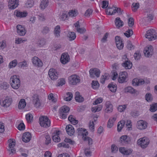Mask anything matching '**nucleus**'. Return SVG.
<instances>
[{
    "instance_id": "nucleus-22",
    "label": "nucleus",
    "mask_w": 157,
    "mask_h": 157,
    "mask_svg": "<svg viewBox=\"0 0 157 157\" xmlns=\"http://www.w3.org/2000/svg\"><path fill=\"white\" fill-rule=\"evenodd\" d=\"M56 132L53 133L52 134V138L54 141L56 142H58L60 141V139L58 136L59 135V131H55Z\"/></svg>"
},
{
    "instance_id": "nucleus-49",
    "label": "nucleus",
    "mask_w": 157,
    "mask_h": 157,
    "mask_svg": "<svg viewBox=\"0 0 157 157\" xmlns=\"http://www.w3.org/2000/svg\"><path fill=\"white\" fill-rule=\"evenodd\" d=\"M37 43L40 47L43 46L45 44V40L44 38H41L38 41Z\"/></svg>"
},
{
    "instance_id": "nucleus-2",
    "label": "nucleus",
    "mask_w": 157,
    "mask_h": 157,
    "mask_svg": "<svg viewBox=\"0 0 157 157\" xmlns=\"http://www.w3.org/2000/svg\"><path fill=\"white\" fill-rule=\"evenodd\" d=\"M39 121L41 127L48 128L50 126V121L47 116H42L40 117Z\"/></svg>"
},
{
    "instance_id": "nucleus-46",
    "label": "nucleus",
    "mask_w": 157,
    "mask_h": 157,
    "mask_svg": "<svg viewBox=\"0 0 157 157\" xmlns=\"http://www.w3.org/2000/svg\"><path fill=\"white\" fill-rule=\"evenodd\" d=\"M50 31L49 28L47 26L44 27L41 31L43 35H45L48 33Z\"/></svg>"
},
{
    "instance_id": "nucleus-24",
    "label": "nucleus",
    "mask_w": 157,
    "mask_h": 157,
    "mask_svg": "<svg viewBox=\"0 0 157 157\" xmlns=\"http://www.w3.org/2000/svg\"><path fill=\"white\" fill-rule=\"evenodd\" d=\"M14 14L17 17L20 18L26 17L28 14V13L26 12H21L20 11L16 10L14 12Z\"/></svg>"
},
{
    "instance_id": "nucleus-44",
    "label": "nucleus",
    "mask_w": 157,
    "mask_h": 157,
    "mask_svg": "<svg viewBox=\"0 0 157 157\" xmlns=\"http://www.w3.org/2000/svg\"><path fill=\"white\" fill-rule=\"evenodd\" d=\"M124 34L127 37H129L133 34V31L132 29H128L124 33Z\"/></svg>"
},
{
    "instance_id": "nucleus-21",
    "label": "nucleus",
    "mask_w": 157,
    "mask_h": 157,
    "mask_svg": "<svg viewBox=\"0 0 157 157\" xmlns=\"http://www.w3.org/2000/svg\"><path fill=\"white\" fill-rule=\"evenodd\" d=\"M32 62L33 64L38 67H41L43 65L42 61L36 57H34L32 59Z\"/></svg>"
},
{
    "instance_id": "nucleus-30",
    "label": "nucleus",
    "mask_w": 157,
    "mask_h": 157,
    "mask_svg": "<svg viewBox=\"0 0 157 157\" xmlns=\"http://www.w3.org/2000/svg\"><path fill=\"white\" fill-rule=\"evenodd\" d=\"M108 87L113 92H115L116 91L117 87V85L115 84L110 83L108 86Z\"/></svg>"
},
{
    "instance_id": "nucleus-48",
    "label": "nucleus",
    "mask_w": 157,
    "mask_h": 157,
    "mask_svg": "<svg viewBox=\"0 0 157 157\" xmlns=\"http://www.w3.org/2000/svg\"><path fill=\"white\" fill-rule=\"evenodd\" d=\"M18 66L20 68H24L27 67V62L25 60L24 61L18 63Z\"/></svg>"
},
{
    "instance_id": "nucleus-64",
    "label": "nucleus",
    "mask_w": 157,
    "mask_h": 157,
    "mask_svg": "<svg viewBox=\"0 0 157 157\" xmlns=\"http://www.w3.org/2000/svg\"><path fill=\"white\" fill-rule=\"evenodd\" d=\"M111 73L112 74V75H113V77L112 78V79L114 80H116L118 74L116 71H111Z\"/></svg>"
},
{
    "instance_id": "nucleus-62",
    "label": "nucleus",
    "mask_w": 157,
    "mask_h": 157,
    "mask_svg": "<svg viewBox=\"0 0 157 157\" xmlns=\"http://www.w3.org/2000/svg\"><path fill=\"white\" fill-rule=\"evenodd\" d=\"M45 144H48L49 143L51 142V138L50 136L48 135H47L45 136Z\"/></svg>"
},
{
    "instance_id": "nucleus-37",
    "label": "nucleus",
    "mask_w": 157,
    "mask_h": 157,
    "mask_svg": "<svg viewBox=\"0 0 157 157\" xmlns=\"http://www.w3.org/2000/svg\"><path fill=\"white\" fill-rule=\"evenodd\" d=\"M26 102L25 99H22L19 102L18 107L19 109H24L25 106Z\"/></svg>"
},
{
    "instance_id": "nucleus-50",
    "label": "nucleus",
    "mask_w": 157,
    "mask_h": 157,
    "mask_svg": "<svg viewBox=\"0 0 157 157\" xmlns=\"http://www.w3.org/2000/svg\"><path fill=\"white\" fill-rule=\"evenodd\" d=\"M157 110V103H154L150 105V110L151 112H154Z\"/></svg>"
},
{
    "instance_id": "nucleus-33",
    "label": "nucleus",
    "mask_w": 157,
    "mask_h": 157,
    "mask_svg": "<svg viewBox=\"0 0 157 157\" xmlns=\"http://www.w3.org/2000/svg\"><path fill=\"white\" fill-rule=\"evenodd\" d=\"M109 74L105 73V74L104 75H102L100 79V82L102 84H104L105 83V80H107L109 79Z\"/></svg>"
},
{
    "instance_id": "nucleus-16",
    "label": "nucleus",
    "mask_w": 157,
    "mask_h": 157,
    "mask_svg": "<svg viewBox=\"0 0 157 157\" xmlns=\"http://www.w3.org/2000/svg\"><path fill=\"white\" fill-rule=\"evenodd\" d=\"M31 135L28 132L24 133L22 137V141L25 143L29 142L31 138Z\"/></svg>"
},
{
    "instance_id": "nucleus-18",
    "label": "nucleus",
    "mask_w": 157,
    "mask_h": 157,
    "mask_svg": "<svg viewBox=\"0 0 157 157\" xmlns=\"http://www.w3.org/2000/svg\"><path fill=\"white\" fill-rule=\"evenodd\" d=\"M18 4V0H9L8 6L10 9H14L17 6Z\"/></svg>"
},
{
    "instance_id": "nucleus-36",
    "label": "nucleus",
    "mask_w": 157,
    "mask_h": 157,
    "mask_svg": "<svg viewBox=\"0 0 157 157\" xmlns=\"http://www.w3.org/2000/svg\"><path fill=\"white\" fill-rule=\"evenodd\" d=\"M125 93H129L131 94H134L135 89L131 86H128L124 89Z\"/></svg>"
},
{
    "instance_id": "nucleus-3",
    "label": "nucleus",
    "mask_w": 157,
    "mask_h": 157,
    "mask_svg": "<svg viewBox=\"0 0 157 157\" xmlns=\"http://www.w3.org/2000/svg\"><path fill=\"white\" fill-rule=\"evenodd\" d=\"M156 33L154 29H151L147 31L146 37L149 41H152L156 39L157 36L155 34Z\"/></svg>"
},
{
    "instance_id": "nucleus-35",
    "label": "nucleus",
    "mask_w": 157,
    "mask_h": 157,
    "mask_svg": "<svg viewBox=\"0 0 157 157\" xmlns=\"http://www.w3.org/2000/svg\"><path fill=\"white\" fill-rule=\"evenodd\" d=\"M116 118L113 117L110 118L108 122L107 127L109 128H111L113 125V122L116 121Z\"/></svg>"
},
{
    "instance_id": "nucleus-56",
    "label": "nucleus",
    "mask_w": 157,
    "mask_h": 157,
    "mask_svg": "<svg viewBox=\"0 0 157 157\" xmlns=\"http://www.w3.org/2000/svg\"><path fill=\"white\" fill-rule=\"evenodd\" d=\"M146 100L148 101H151L152 100V98L151 94L149 93H147L145 95Z\"/></svg>"
},
{
    "instance_id": "nucleus-20",
    "label": "nucleus",
    "mask_w": 157,
    "mask_h": 157,
    "mask_svg": "<svg viewBox=\"0 0 157 157\" xmlns=\"http://www.w3.org/2000/svg\"><path fill=\"white\" fill-rule=\"evenodd\" d=\"M66 129L67 134L70 136H72L75 132L74 128L71 125L69 124L67 125Z\"/></svg>"
},
{
    "instance_id": "nucleus-39",
    "label": "nucleus",
    "mask_w": 157,
    "mask_h": 157,
    "mask_svg": "<svg viewBox=\"0 0 157 157\" xmlns=\"http://www.w3.org/2000/svg\"><path fill=\"white\" fill-rule=\"evenodd\" d=\"M18 63L17 60L14 59L9 64L10 68H11L15 67L17 65Z\"/></svg>"
},
{
    "instance_id": "nucleus-7",
    "label": "nucleus",
    "mask_w": 157,
    "mask_h": 157,
    "mask_svg": "<svg viewBox=\"0 0 157 157\" xmlns=\"http://www.w3.org/2000/svg\"><path fill=\"white\" fill-rule=\"evenodd\" d=\"M48 74L49 77L52 80H56L58 78V74L56 71L52 68L50 69Z\"/></svg>"
},
{
    "instance_id": "nucleus-31",
    "label": "nucleus",
    "mask_w": 157,
    "mask_h": 157,
    "mask_svg": "<svg viewBox=\"0 0 157 157\" xmlns=\"http://www.w3.org/2000/svg\"><path fill=\"white\" fill-rule=\"evenodd\" d=\"M68 120L72 124H76L78 123V121L75 119V117L72 115H70L68 117Z\"/></svg>"
},
{
    "instance_id": "nucleus-59",
    "label": "nucleus",
    "mask_w": 157,
    "mask_h": 157,
    "mask_svg": "<svg viewBox=\"0 0 157 157\" xmlns=\"http://www.w3.org/2000/svg\"><path fill=\"white\" fill-rule=\"evenodd\" d=\"M141 56L140 54L139 51H136L134 54V57L136 60L139 59Z\"/></svg>"
},
{
    "instance_id": "nucleus-40",
    "label": "nucleus",
    "mask_w": 157,
    "mask_h": 157,
    "mask_svg": "<svg viewBox=\"0 0 157 157\" xmlns=\"http://www.w3.org/2000/svg\"><path fill=\"white\" fill-rule=\"evenodd\" d=\"M91 85L92 87L94 89H98L99 86V84L98 81L93 80Z\"/></svg>"
},
{
    "instance_id": "nucleus-6",
    "label": "nucleus",
    "mask_w": 157,
    "mask_h": 157,
    "mask_svg": "<svg viewBox=\"0 0 157 157\" xmlns=\"http://www.w3.org/2000/svg\"><path fill=\"white\" fill-rule=\"evenodd\" d=\"M69 83L72 85H75L80 82V80L77 75H75L69 77L68 78Z\"/></svg>"
},
{
    "instance_id": "nucleus-55",
    "label": "nucleus",
    "mask_w": 157,
    "mask_h": 157,
    "mask_svg": "<svg viewBox=\"0 0 157 157\" xmlns=\"http://www.w3.org/2000/svg\"><path fill=\"white\" fill-rule=\"evenodd\" d=\"M111 152L112 153H116L118 150V148L115 144H113L111 146Z\"/></svg>"
},
{
    "instance_id": "nucleus-8",
    "label": "nucleus",
    "mask_w": 157,
    "mask_h": 157,
    "mask_svg": "<svg viewBox=\"0 0 157 157\" xmlns=\"http://www.w3.org/2000/svg\"><path fill=\"white\" fill-rule=\"evenodd\" d=\"M153 50L152 46L151 45H149L144 48V52L145 56L149 57L153 54Z\"/></svg>"
},
{
    "instance_id": "nucleus-13",
    "label": "nucleus",
    "mask_w": 157,
    "mask_h": 157,
    "mask_svg": "<svg viewBox=\"0 0 157 157\" xmlns=\"http://www.w3.org/2000/svg\"><path fill=\"white\" fill-rule=\"evenodd\" d=\"M115 41L117 48L119 49H122L124 47L121 39L119 36H117L115 37Z\"/></svg>"
},
{
    "instance_id": "nucleus-12",
    "label": "nucleus",
    "mask_w": 157,
    "mask_h": 157,
    "mask_svg": "<svg viewBox=\"0 0 157 157\" xmlns=\"http://www.w3.org/2000/svg\"><path fill=\"white\" fill-rule=\"evenodd\" d=\"M147 123L146 121L140 120L137 122V127L139 129H144L147 127Z\"/></svg>"
},
{
    "instance_id": "nucleus-41",
    "label": "nucleus",
    "mask_w": 157,
    "mask_h": 157,
    "mask_svg": "<svg viewBox=\"0 0 157 157\" xmlns=\"http://www.w3.org/2000/svg\"><path fill=\"white\" fill-rule=\"evenodd\" d=\"M115 9H113V11L112 12H110V10L109 9H107L106 11V13L107 14H108L109 15H113L115 13H116L117 12V11L118 10V8L117 7H115Z\"/></svg>"
},
{
    "instance_id": "nucleus-47",
    "label": "nucleus",
    "mask_w": 157,
    "mask_h": 157,
    "mask_svg": "<svg viewBox=\"0 0 157 157\" xmlns=\"http://www.w3.org/2000/svg\"><path fill=\"white\" fill-rule=\"evenodd\" d=\"M102 108V106L101 105H98L97 106H95L93 107L91 109V111L95 113L97 111H99L101 110Z\"/></svg>"
},
{
    "instance_id": "nucleus-29",
    "label": "nucleus",
    "mask_w": 157,
    "mask_h": 157,
    "mask_svg": "<svg viewBox=\"0 0 157 157\" xmlns=\"http://www.w3.org/2000/svg\"><path fill=\"white\" fill-rule=\"evenodd\" d=\"M86 130V129H84L82 128H78L77 129L78 133V135H80L81 134L83 136L82 137H83L84 136L85 137L88 134V133L87 131L85 132Z\"/></svg>"
},
{
    "instance_id": "nucleus-14",
    "label": "nucleus",
    "mask_w": 157,
    "mask_h": 157,
    "mask_svg": "<svg viewBox=\"0 0 157 157\" xmlns=\"http://www.w3.org/2000/svg\"><path fill=\"white\" fill-rule=\"evenodd\" d=\"M17 33L18 34L21 36H23L25 34L26 31L25 28L21 25H18L17 26Z\"/></svg>"
},
{
    "instance_id": "nucleus-32",
    "label": "nucleus",
    "mask_w": 157,
    "mask_h": 157,
    "mask_svg": "<svg viewBox=\"0 0 157 157\" xmlns=\"http://www.w3.org/2000/svg\"><path fill=\"white\" fill-rule=\"evenodd\" d=\"M125 124V121L124 120H121L118 123L117 129L118 132L121 131Z\"/></svg>"
},
{
    "instance_id": "nucleus-5",
    "label": "nucleus",
    "mask_w": 157,
    "mask_h": 157,
    "mask_svg": "<svg viewBox=\"0 0 157 157\" xmlns=\"http://www.w3.org/2000/svg\"><path fill=\"white\" fill-rule=\"evenodd\" d=\"M90 76L91 78H93L95 76L97 77H99L101 73L100 70L96 68L90 69L89 71Z\"/></svg>"
},
{
    "instance_id": "nucleus-23",
    "label": "nucleus",
    "mask_w": 157,
    "mask_h": 157,
    "mask_svg": "<svg viewBox=\"0 0 157 157\" xmlns=\"http://www.w3.org/2000/svg\"><path fill=\"white\" fill-rule=\"evenodd\" d=\"M106 108L105 112L107 113H110L113 110V105L109 101H106L105 104Z\"/></svg>"
},
{
    "instance_id": "nucleus-61",
    "label": "nucleus",
    "mask_w": 157,
    "mask_h": 157,
    "mask_svg": "<svg viewBox=\"0 0 157 157\" xmlns=\"http://www.w3.org/2000/svg\"><path fill=\"white\" fill-rule=\"evenodd\" d=\"M9 86V85L6 82H3L1 84V87L3 89H7Z\"/></svg>"
},
{
    "instance_id": "nucleus-1",
    "label": "nucleus",
    "mask_w": 157,
    "mask_h": 157,
    "mask_svg": "<svg viewBox=\"0 0 157 157\" xmlns=\"http://www.w3.org/2000/svg\"><path fill=\"white\" fill-rule=\"evenodd\" d=\"M10 81L12 87L15 89H18L20 86V81L19 78H17L16 75H14L11 76Z\"/></svg>"
},
{
    "instance_id": "nucleus-42",
    "label": "nucleus",
    "mask_w": 157,
    "mask_h": 157,
    "mask_svg": "<svg viewBox=\"0 0 157 157\" xmlns=\"http://www.w3.org/2000/svg\"><path fill=\"white\" fill-rule=\"evenodd\" d=\"M60 27L59 25H57L56 26L55 29L54 34L57 37H59L60 35Z\"/></svg>"
},
{
    "instance_id": "nucleus-25",
    "label": "nucleus",
    "mask_w": 157,
    "mask_h": 157,
    "mask_svg": "<svg viewBox=\"0 0 157 157\" xmlns=\"http://www.w3.org/2000/svg\"><path fill=\"white\" fill-rule=\"evenodd\" d=\"M115 25L117 28L122 27L124 25V22L119 17H117L115 19Z\"/></svg>"
},
{
    "instance_id": "nucleus-60",
    "label": "nucleus",
    "mask_w": 157,
    "mask_h": 157,
    "mask_svg": "<svg viewBox=\"0 0 157 157\" xmlns=\"http://www.w3.org/2000/svg\"><path fill=\"white\" fill-rule=\"evenodd\" d=\"M130 114L132 117H136L138 116L139 112L136 110H132L131 111Z\"/></svg>"
},
{
    "instance_id": "nucleus-26",
    "label": "nucleus",
    "mask_w": 157,
    "mask_h": 157,
    "mask_svg": "<svg viewBox=\"0 0 157 157\" xmlns=\"http://www.w3.org/2000/svg\"><path fill=\"white\" fill-rule=\"evenodd\" d=\"M48 0H42L41 1L40 4V8L42 10L45 9L48 6Z\"/></svg>"
},
{
    "instance_id": "nucleus-34",
    "label": "nucleus",
    "mask_w": 157,
    "mask_h": 157,
    "mask_svg": "<svg viewBox=\"0 0 157 157\" xmlns=\"http://www.w3.org/2000/svg\"><path fill=\"white\" fill-rule=\"evenodd\" d=\"M67 36L68 38V40L70 41L74 40L76 37L75 33L74 32H69Z\"/></svg>"
},
{
    "instance_id": "nucleus-45",
    "label": "nucleus",
    "mask_w": 157,
    "mask_h": 157,
    "mask_svg": "<svg viewBox=\"0 0 157 157\" xmlns=\"http://www.w3.org/2000/svg\"><path fill=\"white\" fill-rule=\"evenodd\" d=\"M26 120L28 122H31L33 120V117L32 114L29 113L26 115Z\"/></svg>"
},
{
    "instance_id": "nucleus-38",
    "label": "nucleus",
    "mask_w": 157,
    "mask_h": 157,
    "mask_svg": "<svg viewBox=\"0 0 157 157\" xmlns=\"http://www.w3.org/2000/svg\"><path fill=\"white\" fill-rule=\"evenodd\" d=\"M69 108L66 106H64L61 107L59 109V112H62L64 113H67L69 111Z\"/></svg>"
},
{
    "instance_id": "nucleus-4",
    "label": "nucleus",
    "mask_w": 157,
    "mask_h": 157,
    "mask_svg": "<svg viewBox=\"0 0 157 157\" xmlns=\"http://www.w3.org/2000/svg\"><path fill=\"white\" fill-rule=\"evenodd\" d=\"M138 145H140L142 148L146 147L149 144V140L146 137H144L139 139L137 141Z\"/></svg>"
},
{
    "instance_id": "nucleus-11",
    "label": "nucleus",
    "mask_w": 157,
    "mask_h": 157,
    "mask_svg": "<svg viewBox=\"0 0 157 157\" xmlns=\"http://www.w3.org/2000/svg\"><path fill=\"white\" fill-rule=\"evenodd\" d=\"M11 100L10 98L1 99L0 101L1 105L4 108L9 107L11 104Z\"/></svg>"
},
{
    "instance_id": "nucleus-27",
    "label": "nucleus",
    "mask_w": 157,
    "mask_h": 157,
    "mask_svg": "<svg viewBox=\"0 0 157 157\" xmlns=\"http://www.w3.org/2000/svg\"><path fill=\"white\" fill-rule=\"evenodd\" d=\"M122 66L126 69H130L132 67V62L130 61H127L122 63Z\"/></svg>"
},
{
    "instance_id": "nucleus-28",
    "label": "nucleus",
    "mask_w": 157,
    "mask_h": 157,
    "mask_svg": "<svg viewBox=\"0 0 157 157\" xmlns=\"http://www.w3.org/2000/svg\"><path fill=\"white\" fill-rule=\"evenodd\" d=\"M75 100L76 101L81 102L84 101V99L80 95V93L78 92L75 93Z\"/></svg>"
},
{
    "instance_id": "nucleus-9",
    "label": "nucleus",
    "mask_w": 157,
    "mask_h": 157,
    "mask_svg": "<svg viewBox=\"0 0 157 157\" xmlns=\"http://www.w3.org/2000/svg\"><path fill=\"white\" fill-rule=\"evenodd\" d=\"M32 98L35 107L37 108L40 107L41 105V103L38 95L36 94H34L32 96Z\"/></svg>"
},
{
    "instance_id": "nucleus-52",
    "label": "nucleus",
    "mask_w": 157,
    "mask_h": 157,
    "mask_svg": "<svg viewBox=\"0 0 157 157\" xmlns=\"http://www.w3.org/2000/svg\"><path fill=\"white\" fill-rule=\"evenodd\" d=\"M139 7V4L138 3H133L132 5V10L135 12Z\"/></svg>"
},
{
    "instance_id": "nucleus-19",
    "label": "nucleus",
    "mask_w": 157,
    "mask_h": 157,
    "mask_svg": "<svg viewBox=\"0 0 157 157\" xmlns=\"http://www.w3.org/2000/svg\"><path fill=\"white\" fill-rule=\"evenodd\" d=\"M69 57L68 55L66 53H63L61 56L60 61L61 63L65 64L69 62Z\"/></svg>"
},
{
    "instance_id": "nucleus-58",
    "label": "nucleus",
    "mask_w": 157,
    "mask_h": 157,
    "mask_svg": "<svg viewBox=\"0 0 157 157\" xmlns=\"http://www.w3.org/2000/svg\"><path fill=\"white\" fill-rule=\"evenodd\" d=\"M68 14L70 16L72 17H75L77 15V11L75 10H72L70 11Z\"/></svg>"
},
{
    "instance_id": "nucleus-15",
    "label": "nucleus",
    "mask_w": 157,
    "mask_h": 157,
    "mask_svg": "<svg viewBox=\"0 0 157 157\" xmlns=\"http://www.w3.org/2000/svg\"><path fill=\"white\" fill-rule=\"evenodd\" d=\"M15 140H14L9 139L8 140L9 144V149L8 150L11 151L13 153H15V150L14 148V147L15 145Z\"/></svg>"
},
{
    "instance_id": "nucleus-53",
    "label": "nucleus",
    "mask_w": 157,
    "mask_h": 157,
    "mask_svg": "<svg viewBox=\"0 0 157 157\" xmlns=\"http://www.w3.org/2000/svg\"><path fill=\"white\" fill-rule=\"evenodd\" d=\"M128 25L129 27H132L134 24V20L132 17H130L128 21Z\"/></svg>"
},
{
    "instance_id": "nucleus-10",
    "label": "nucleus",
    "mask_w": 157,
    "mask_h": 157,
    "mask_svg": "<svg viewBox=\"0 0 157 157\" xmlns=\"http://www.w3.org/2000/svg\"><path fill=\"white\" fill-rule=\"evenodd\" d=\"M127 73L126 72H121L118 79V82L120 83L126 82L127 81Z\"/></svg>"
},
{
    "instance_id": "nucleus-63",
    "label": "nucleus",
    "mask_w": 157,
    "mask_h": 157,
    "mask_svg": "<svg viewBox=\"0 0 157 157\" xmlns=\"http://www.w3.org/2000/svg\"><path fill=\"white\" fill-rule=\"evenodd\" d=\"M25 125L23 123L20 124L17 127V128L20 130H24L25 129Z\"/></svg>"
},
{
    "instance_id": "nucleus-43",
    "label": "nucleus",
    "mask_w": 157,
    "mask_h": 157,
    "mask_svg": "<svg viewBox=\"0 0 157 157\" xmlns=\"http://www.w3.org/2000/svg\"><path fill=\"white\" fill-rule=\"evenodd\" d=\"M82 139L84 141H88V144L90 147L92 144L93 140L90 137L86 136L85 137L84 136L83 137H82Z\"/></svg>"
},
{
    "instance_id": "nucleus-17",
    "label": "nucleus",
    "mask_w": 157,
    "mask_h": 157,
    "mask_svg": "<svg viewBox=\"0 0 157 157\" xmlns=\"http://www.w3.org/2000/svg\"><path fill=\"white\" fill-rule=\"evenodd\" d=\"M131 140L130 138L126 135L122 136L120 138V141L123 144L129 143Z\"/></svg>"
},
{
    "instance_id": "nucleus-57",
    "label": "nucleus",
    "mask_w": 157,
    "mask_h": 157,
    "mask_svg": "<svg viewBox=\"0 0 157 157\" xmlns=\"http://www.w3.org/2000/svg\"><path fill=\"white\" fill-rule=\"evenodd\" d=\"M126 108V105H119L118 107V110L120 112L123 111Z\"/></svg>"
},
{
    "instance_id": "nucleus-54",
    "label": "nucleus",
    "mask_w": 157,
    "mask_h": 157,
    "mask_svg": "<svg viewBox=\"0 0 157 157\" xmlns=\"http://www.w3.org/2000/svg\"><path fill=\"white\" fill-rule=\"evenodd\" d=\"M34 4V1L33 0H29L26 3V6L27 7H31Z\"/></svg>"
},
{
    "instance_id": "nucleus-51",
    "label": "nucleus",
    "mask_w": 157,
    "mask_h": 157,
    "mask_svg": "<svg viewBox=\"0 0 157 157\" xmlns=\"http://www.w3.org/2000/svg\"><path fill=\"white\" fill-rule=\"evenodd\" d=\"M68 96L64 98V100L67 101H70L71 100L73 97L72 94L71 92H68L67 93Z\"/></svg>"
}]
</instances>
